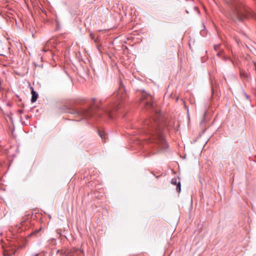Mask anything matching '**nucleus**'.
I'll use <instances>...</instances> for the list:
<instances>
[{
    "instance_id": "1",
    "label": "nucleus",
    "mask_w": 256,
    "mask_h": 256,
    "mask_svg": "<svg viewBox=\"0 0 256 256\" xmlns=\"http://www.w3.org/2000/svg\"><path fill=\"white\" fill-rule=\"evenodd\" d=\"M144 125L148 126L152 130H153V128L154 129V132H153L152 136L154 140V142L156 144L158 152H162L167 149L168 146L165 141L160 130L158 128V122L156 120H153L152 122L146 120L144 123Z\"/></svg>"
},
{
    "instance_id": "2",
    "label": "nucleus",
    "mask_w": 256,
    "mask_h": 256,
    "mask_svg": "<svg viewBox=\"0 0 256 256\" xmlns=\"http://www.w3.org/2000/svg\"><path fill=\"white\" fill-rule=\"evenodd\" d=\"M60 112H68L76 115L80 119L88 118L92 116V110L91 109H83L74 108H68L66 106H62L60 108Z\"/></svg>"
},
{
    "instance_id": "3",
    "label": "nucleus",
    "mask_w": 256,
    "mask_h": 256,
    "mask_svg": "<svg viewBox=\"0 0 256 256\" xmlns=\"http://www.w3.org/2000/svg\"><path fill=\"white\" fill-rule=\"evenodd\" d=\"M234 6V10L231 14L232 18L234 21H242L246 16V14L244 13L245 10L239 4H237Z\"/></svg>"
},
{
    "instance_id": "4",
    "label": "nucleus",
    "mask_w": 256,
    "mask_h": 256,
    "mask_svg": "<svg viewBox=\"0 0 256 256\" xmlns=\"http://www.w3.org/2000/svg\"><path fill=\"white\" fill-rule=\"evenodd\" d=\"M152 96L147 94L146 92H142L140 98V100L143 102L145 105L146 108L153 107V104L152 102Z\"/></svg>"
},
{
    "instance_id": "5",
    "label": "nucleus",
    "mask_w": 256,
    "mask_h": 256,
    "mask_svg": "<svg viewBox=\"0 0 256 256\" xmlns=\"http://www.w3.org/2000/svg\"><path fill=\"white\" fill-rule=\"evenodd\" d=\"M117 98L120 100H122L125 99L126 96V94L125 92L124 88L123 86H121L117 92L116 94Z\"/></svg>"
},
{
    "instance_id": "6",
    "label": "nucleus",
    "mask_w": 256,
    "mask_h": 256,
    "mask_svg": "<svg viewBox=\"0 0 256 256\" xmlns=\"http://www.w3.org/2000/svg\"><path fill=\"white\" fill-rule=\"evenodd\" d=\"M171 183L172 184L176 185V190L178 192H180L181 188H180V181L177 182V180L176 178H172L171 180Z\"/></svg>"
},
{
    "instance_id": "7",
    "label": "nucleus",
    "mask_w": 256,
    "mask_h": 256,
    "mask_svg": "<svg viewBox=\"0 0 256 256\" xmlns=\"http://www.w3.org/2000/svg\"><path fill=\"white\" fill-rule=\"evenodd\" d=\"M32 97L31 101H32V102H34L38 98V94L36 92H34V90L33 88H32Z\"/></svg>"
},
{
    "instance_id": "8",
    "label": "nucleus",
    "mask_w": 256,
    "mask_h": 256,
    "mask_svg": "<svg viewBox=\"0 0 256 256\" xmlns=\"http://www.w3.org/2000/svg\"><path fill=\"white\" fill-rule=\"evenodd\" d=\"M14 254V251L12 249L10 250H4V256H10L12 254Z\"/></svg>"
},
{
    "instance_id": "9",
    "label": "nucleus",
    "mask_w": 256,
    "mask_h": 256,
    "mask_svg": "<svg viewBox=\"0 0 256 256\" xmlns=\"http://www.w3.org/2000/svg\"><path fill=\"white\" fill-rule=\"evenodd\" d=\"M98 134L102 140H106V135L104 132L99 130Z\"/></svg>"
},
{
    "instance_id": "10",
    "label": "nucleus",
    "mask_w": 256,
    "mask_h": 256,
    "mask_svg": "<svg viewBox=\"0 0 256 256\" xmlns=\"http://www.w3.org/2000/svg\"><path fill=\"white\" fill-rule=\"evenodd\" d=\"M49 50V48H48V44L46 42L44 48H42V50L44 52H47Z\"/></svg>"
},
{
    "instance_id": "11",
    "label": "nucleus",
    "mask_w": 256,
    "mask_h": 256,
    "mask_svg": "<svg viewBox=\"0 0 256 256\" xmlns=\"http://www.w3.org/2000/svg\"><path fill=\"white\" fill-rule=\"evenodd\" d=\"M219 46H220V45H216V46H214V49L216 50H217L218 48H219Z\"/></svg>"
},
{
    "instance_id": "12",
    "label": "nucleus",
    "mask_w": 256,
    "mask_h": 256,
    "mask_svg": "<svg viewBox=\"0 0 256 256\" xmlns=\"http://www.w3.org/2000/svg\"><path fill=\"white\" fill-rule=\"evenodd\" d=\"M101 46V44H97L96 45V47L98 48V50L99 51H100V47Z\"/></svg>"
},
{
    "instance_id": "13",
    "label": "nucleus",
    "mask_w": 256,
    "mask_h": 256,
    "mask_svg": "<svg viewBox=\"0 0 256 256\" xmlns=\"http://www.w3.org/2000/svg\"><path fill=\"white\" fill-rule=\"evenodd\" d=\"M108 117H109L110 118H112V116L111 115V114H110V112H108Z\"/></svg>"
},
{
    "instance_id": "14",
    "label": "nucleus",
    "mask_w": 256,
    "mask_h": 256,
    "mask_svg": "<svg viewBox=\"0 0 256 256\" xmlns=\"http://www.w3.org/2000/svg\"><path fill=\"white\" fill-rule=\"evenodd\" d=\"M58 254H60V255L62 254V252L60 250L58 251Z\"/></svg>"
},
{
    "instance_id": "15",
    "label": "nucleus",
    "mask_w": 256,
    "mask_h": 256,
    "mask_svg": "<svg viewBox=\"0 0 256 256\" xmlns=\"http://www.w3.org/2000/svg\"><path fill=\"white\" fill-rule=\"evenodd\" d=\"M98 41V38L96 39V40H94V42H96V43H97Z\"/></svg>"
},
{
    "instance_id": "16",
    "label": "nucleus",
    "mask_w": 256,
    "mask_h": 256,
    "mask_svg": "<svg viewBox=\"0 0 256 256\" xmlns=\"http://www.w3.org/2000/svg\"><path fill=\"white\" fill-rule=\"evenodd\" d=\"M217 55H218V56H220V52H218V53L217 54Z\"/></svg>"
},
{
    "instance_id": "17",
    "label": "nucleus",
    "mask_w": 256,
    "mask_h": 256,
    "mask_svg": "<svg viewBox=\"0 0 256 256\" xmlns=\"http://www.w3.org/2000/svg\"><path fill=\"white\" fill-rule=\"evenodd\" d=\"M178 98H177L176 99V101H178Z\"/></svg>"
},
{
    "instance_id": "18",
    "label": "nucleus",
    "mask_w": 256,
    "mask_h": 256,
    "mask_svg": "<svg viewBox=\"0 0 256 256\" xmlns=\"http://www.w3.org/2000/svg\"><path fill=\"white\" fill-rule=\"evenodd\" d=\"M155 113L156 114H158V113L156 112H155Z\"/></svg>"
}]
</instances>
